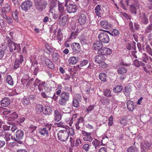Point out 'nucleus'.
<instances>
[{
    "instance_id": "nucleus-1",
    "label": "nucleus",
    "mask_w": 152,
    "mask_h": 152,
    "mask_svg": "<svg viewBox=\"0 0 152 152\" xmlns=\"http://www.w3.org/2000/svg\"><path fill=\"white\" fill-rule=\"evenodd\" d=\"M7 40L10 52H14L16 50L18 52L20 51L21 48L19 44L15 43L13 42L8 37H7Z\"/></svg>"
},
{
    "instance_id": "nucleus-2",
    "label": "nucleus",
    "mask_w": 152,
    "mask_h": 152,
    "mask_svg": "<svg viewBox=\"0 0 152 152\" xmlns=\"http://www.w3.org/2000/svg\"><path fill=\"white\" fill-rule=\"evenodd\" d=\"M35 7L37 10L42 11L44 9L47 4L45 0H35Z\"/></svg>"
},
{
    "instance_id": "nucleus-3",
    "label": "nucleus",
    "mask_w": 152,
    "mask_h": 152,
    "mask_svg": "<svg viewBox=\"0 0 152 152\" xmlns=\"http://www.w3.org/2000/svg\"><path fill=\"white\" fill-rule=\"evenodd\" d=\"M58 137L60 140L62 142H65L69 138V132L66 130L59 131L58 133Z\"/></svg>"
},
{
    "instance_id": "nucleus-4",
    "label": "nucleus",
    "mask_w": 152,
    "mask_h": 152,
    "mask_svg": "<svg viewBox=\"0 0 152 152\" xmlns=\"http://www.w3.org/2000/svg\"><path fill=\"white\" fill-rule=\"evenodd\" d=\"M103 31V32H101L98 36V38L99 40V41H101L102 43H107L110 41L109 37L107 34L108 32V31H104L102 30H100Z\"/></svg>"
},
{
    "instance_id": "nucleus-5",
    "label": "nucleus",
    "mask_w": 152,
    "mask_h": 152,
    "mask_svg": "<svg viewBox=\"0 0 152 152\" xmlns=\"http://www.w3.org/2000/svg\"><path fill=\"white\" fill-rule=\"evenodd\" d=\"M16 137L15 140L18 143L21 144L23 143V139L24 137L23 132L21 130H18L15 133Z\"/></svg>"
},
{
    "instance_id": "nucleus-6",
    "label": "nucleus",
    "mask_w": 152,
    "mask_h": 152,
    "mask_svg": "<svg viewBox=\"0 0 152 152\" xmlns=\"http://www.w3.org/2000/svg\"><path fill=\"white\" fill-rule=\"evenodd\" d=\"M151 143L148 141H145L140 144V151H147L150 149Z\"/></svg>"
},
{
    "instance_id": "nucleus-7",
    "label": "nucleus",
    "mask_w": 152,
    "mask_h": 152,
    "mask_svg": "<svg viewBox=\"0 0 152 152\" xmlns=\"http://www.w3.org/2000/svg\"><path fill=\"white\" fill-rule=\"evenodd\" d=\"M82 133L83 136V140L86 141L91 142L93 139V137L91 136V133L87 132L84 131L82 132Z\"/></svg>"
},
{
    "instance_id": "nucleus-8",
    "label": "nucleus",
    "mask_w": 152,
    "mask_h": 152,
    "mask_svg": "<svg viewBox=\"0 0 152 152\" xmlns=\"http://www.w3.org/2000/svg\"><path fill=\"white\" fill-rule=\"evenodd\" d=\"M32 6V3L29 1H27L23 2L21 5L22 10L24 11H27L29 10Z\"/></svg>"
},
{
    "instance_id": "nucleus-9",
    "label": "nucleus",
    "mask_w": 152,
    "mask_h": 152,
    "mask_svg": "<svg viewBox=\"0 0 152 152\" xmlns=\"http://www.w3.org/2000/svg\"><path fill=\"white\" fill-rule=\"evenodd\" d=\"M97 53L98 54L103 56L108 55L111 53L112 50L109 48L103 47L101 50L98 51Z\"/></svg>"
},
{
    "instance_id": "nucleus-10",
    "label": "nucleus",
    "mask_w": 152,
    "mask_h": 152,
    "mask_svg": "<svg viewBox=\"0 0 152 152\" xmlns=\"http://www.w3.org/2000/svg\"><path fill=\"white\" fill-rule=\"evenodd\" d=\"M103 44L101 41H96L94 42L93 45V49L95 50L98 51L100 50L103 48Z\"/></svg>"
},
{
    "instance_id": "nucleus-11",
    "label": "nucleus",
    "mask_w": 152,
    "mask_h": 152,
    "mask_svg": "<svg viewBox=\"0 0 152 152\" xmlns=\"http://www.w3.org/2000/svg\"><path fill=\"white\" fill-rule=\"evenodd\" d=\"M140 6L138 4H136L130 6V9L131 12L136 14L137 12H140Z\"/></svg>"
},
{
    "instance_id": "nucleus-12",
    "label": "nucleus",
    "mask_w": 152,
    "mask_h": 152,
    "mask_svg": "<svg viewBox=\"0 0 152 152\" xmlns=\"http://www.w3.org/2000/svg\"><path fill=\"white\" fill-rule=\"evenodd\" d=\"M51 128V126H46L40 129L39 133L41 134L44 135L48 136L49 131H50Z\"/></svg>"
},
{
    "instance_id": "nucleus-13",
    "label": "nucleus",
    "mask_w": 152,
    "mask_h": 152,
    "mask_svg": "<svg viewBox=\"0 0 152 152\" xmlns=\"http://www.w3.org/2000/svg\"><path fill=\"white\" fill-rule=\"evenodd\" d=\"M66 10L68 13H75L77 10V7L76 5L74 4H70L67 7Z\"/></svg>"
},
{
    "instance_id": "nucleus-14",
    "label": "nucleus",
    "mask_w": 152,
    "mask_h": 152,
    "mask_svg": "<svg viewBox=\"0 0 152 152\" xmlns=\"http://www.w3.org/2000/svg\"><path fill=\"white\" fill-rule=\"evenodd\" d=\"M96 62L98 64H100L104 62L105 60V57L103 55H98L94 58Z\"/></svg>"
},
{
    "instance_id": "nucleus-15",
    "label": "nucleus",
    "mask_w": 152,
    "mask_h": 152,
    "mask_svg": "<svg viewBox=\"0 0 152 152\" xmlns=\"http://www.w3.org/2000/svg\"><path fill=\"white\" fill-rule=\"evenodd\" d=\"M1 105L3 107H7L10 104V100L8 97H4L1 101Z\"/></svg>"
},
{
    "instance_id": "nucleus-16",
    "label": "nucleus",
    "mask_w": 152,
    "mask_h": 152,
    "mask_svg": "<svg viewBox=\"0 0 152 152\" xmlns=\"http://www.w3.org/2000/svg\"><path fill=\"white\" fill-rule=\"evenodd\" d=\"M86 16L83 13L80 15L78 20L80 24H84L86 22Z\"/></svg>"
},
{
    "instance_id": "nucleus-17",
    "label": "nucleus",
    "mask_w": 152,
    "mask_h": 152,
    "mask_svg": "<svg viewBox=\"0 0 152 152\" xmlns=\"http://www.w3.org/2000/svg\"><path fill=\"white\" fill-rule=\"evenodd\" d=\"M58 11L60 13L59 15H64L66 13V10H64L63 3L58 2Z\"/></svg>"
},
{
    "instance_id": "nucleus-18",
    "label": "nucleus",
    "mask_w": 152,
    "mask_h": 152,
    "mask_svg": "<svg viewBox=\"0 0 152 152\" xmlns=\"http://www.w3.org/2000/svg\"><path fill=\"white\" fill-rule=\"evenodd\" d=\"M64 15H59L58 18L59 23L61 26H64L67 21V18Z\"/></svg>"
},
{
    "instance_id": "nucleus-19",
    "label": "nucleus",
    "mask_w": 152,
    "mask_h": 152,
    "mask_svg": "<svg viewBox=\"0 0 152 152\" xmlns=\"http://www.w3.org/2000/svg\"><path fill=\"white\" fill-rule=\"evenodd\" d=\"M71 47L72 49L75 52H78L80 50V45L78 43H73L72 44Z\"/></svg>"
},
{
    "instance_id": "nucleus-20",
    "label": "nucleus",
    "mask_w": 152,
    "mask_h": 152,
    "mask_svg": "<svg viewBox=\"0 0 152 152\" xmlns=\"http://www.w3.org/2000/svg\"><path fill=\"white\" fill-rule=\"evenodd\" d=\"M100 24L101 26L104 28L105 29H110L111 27V25L109 24L105 20H102L100 21Z\"/></svg>"
},
{
    "instance_id": "nucleus-21",
    "label": "nucleus",
    "mask_w": 152,
    "mask_h": 152,
    "mask_svg": "<svg viewBox=\"0 0 152 152\" xmlns=\"http://www.w3.org/2000/svg\"><path fill=\"white\" fill-rule=\"evenodd\" d=\"M126 104L128 110L130 111H133L134 108V104L133 102L130 100H129L127 102Z\"/></svg>"
},
{
    "instance_id": "nucleus-22",
    "label": "nucleus",
    "mask_w": 152,
    "mask_h": 152,
    "mask_svg": "<svg viewBox=\"0 0 152 152\" xmlns=\"http://www.w3.org/2000/svg\"><path fill=\"white\" fill-rule=\"evenodd\" d=\"M52 112L51 107L49 106H46L44 108L43 113L46 115L50 114Z\"/></svg>"
},
{
    "instance_id": "nucleus-23",
    "label": "nucleus",
    "mask_w": 152,
    "mask_h": 152,
    "mask_svg": "<svg viewBox=\"0 0 152 152\" xmlns=\"http://www.w3.org/2000/svg\"><path fill=\"white\" fill-rule=\"evenodd\" d=\"M117 71L119 74L124 75L126 72L127 69L124 66H120L118 69Z\"/></svg>"
},
{
    "instance_id": "nucleus-24",
    "label": "nucleus",
    "mask_w": 152,
    "mask_h": 152,
    "mask_svg": "<svg viewBox=\"0 0 152 152\" xmlns=\"http://www.w3.org/2000/svg\"><path fill=\"white\" fill-rule=\"evenodd\" d=\"M119 0V5L124 9H126L128 6L129 0H124V3H123V0Z\"/></svg>"
},
{
    "instance_id": "nucleus-25",
    "label": "nucleus",
    "mask_w": 152,
    "mask_h": 152,
    "mask_svg": "<svg viewBox=\"0 0 152 152\" xmlns=\"http://www.w3.org/2000/svg\"><path fill=\"white\" fill-rule=\"evenodd\" d=\"M69 93L68 92H63L60 95V96L61 98H62L68 101L69 99Z\"/></svg>"
},
{
    "instance_id": "nucleus-26",
    "label": "nucleus",
    "mask_w": 152,
    "mask_h": 152,
    "mask_svg": "<svg viewBox=\"0 0 152 152\" xmlns=\"http://www.w3.org/2000/svg\"><path fill=\"white\" fill-rule=\"evenodd\" d=\"M61 116L60 113L57 110L54 111V120L56 121H58L61 118Z\"/></svg>"
},
{
    "instance_id": "nucleus-27",
    "label": "nucleus",
    "mask_w": 152,
    "mask_h": 152,
    "mask_svg": "<svg viewBox=\"0 0 152 152\" xmlns=\"http://www.w3.org/2000/svg\"><path fill=\"white\" fill-rule=\"evenodd\" d=\"M45 63L50 68L53 69L54 68V65L52 62L48 59H45Z\"/></svg>"
},
{
    "instance_id": "nucleus-28",
    "label": "nucleus",
    "mask_w": 152,
    "mask_h": 152,
    "mask_svg": "<svg viewBox=\"0 0 152 152\" xmlns=\"http://www.w3.org/2000/svg\"><path fill=\"white\" fill-rule=\"evenodd\" d=\"M77 60L78 58L74 56H72L69 58L68 61L70 64H75L77 63Z\"/></svg>"
},
{
    "instance_id": "nucleus-29",
    "label": "nucleus",
    "mask_w": 152,
    "mask_h": 152,
    "mask_svg": "<svg viewBox=\"0 0 152 152\" xmlns=\"http://www.w3.org/2000/svg\"><path fill=\"white\" fill-rule=\"evenodd\" d=\"M123 88L122 86L118 85L114 87L113 91L115 93H119L122 90Z\"/></svg>"
},
{
    "instance_id": "nucleus-30",
    "label": "nucleus",
    "mask_w": 152,
    "mask_h": 152,
    "mask_svg": "<svg viewBox=\"0 0 152 152\" xmlns=\"http://www.w3.org/2000/svg\"><path fill=\"white\" fill-rule=\"evenodd\" d=\"M44 107L43 106L40 104H37L36 105V109L38 113L43 112Z\"/></svg>"
},
{
    "instance_id": "nucleus-31",
    "label": "nucleus",
    "mask_w": 152,
    "mask_h": 152,
    "mask_svg": "<svg viewBox=\"0 0 152 152\" xmlns=\"http://www.w3.org/2000/svg\"><path fill=\"white\" fill-rule=\"evenodd\" d=\"M93 145L95 147V149L98 148V147L101 145L99 141L96 139H95L92 142Z\"/></svg>"
},
{
    "instance_id": "nucleus-32",
    "label": "nucleus",
    "mask_w": 152,
    "mask_h": 152,
    "mask_svg": "<svg viewBox=\"0 0 152 152\" xmlns=\"http://www.w3.org/2000/svg\"><path fill=\"white\" fill-rule=\"evenodd\" d=\"M107 33L112 36H117L119 34V31L116 29H113L110 31H108Z\"/></svg>"
},
{
    "instance_id": "nucleus-33",
    "label": "nucleus",
    "mask_w": 152,
    "mask_h": 152,
    "mask_svg": "<svg viewBox=\"0 0 152 152\" xmlns=\"http://www.w3.org/2000/svg\"><path fill=\"white\" fill-rule=\"evenodd\" d=\"M99 78L100 80L103 82L107 81V76L106 74L104 73H102L99 75Z\"/></svg>"
},
{
    "instance_id": "nucleus-34",
    "label": "nucleus",
    "mask_w": 152,
    "mask_h": 152,
    "mask_svg": "<svg viewBox=\"0 0 152 152\" xmlns=\"http://www.w3.org/2000/svg\"><path fill=\"white\" fill-rule=\"evenodd\" d=\"M104 95L107 97H111L112 96L111 91L110 89H106L103 92Z\"/></svg>"
},
{
    "instance_id": "nucleus-35",
    "label": "nucleus",
    "mask_w": 152,
    "mask_h": 152,
    "mask_svg": "<svg viewBox=\"0 0 152 152\" xmlns=\"http://www.w3.org/2000/svg\"><path fill=\"white\" fill-rule=\"evenodd\" d=\"M142 17L141 22L144 24H146L148 22V20L145 16L144 13H142Z\"/></svg>"
},
{
    "instance_id": "nucleus-36",
    "label": "nucleus",
    "mask_w": 152,
    "mask_h": 152,
    "mask_svg": "<svg viewBox=\"0 0 152 152\" xmlns=\"http://www.w3.org/2000/svg\"><path fill=\"white\" fill-rule=\"evenodd\" d=\"M10 7L7 5V6H6L5 7L2 8V11L3 12V15H4V16H6L5 14V12H10ZM4 16V15H3Z\"/></svg>"
},
{
    "instance_id": "nucleus-37",
    "label": "nucleus",
    "mask_w": 152,
    "mask_h": 152,
    "mask_svg": "<svg viewBox=\"0 0 152 152\" xmlns=\"http://www.w3.org/2000/svg\"><path fill=\"white\" fill-rule=\"evenodd\" d=\"M72 105L75 107H77L79 106V103L78 100L76 98H74L73 100Z\"/></svg>"
},
{
    "instance_id": "nucleus-38",
    "label": "nucleus",
    "mask_w": 152,
    "mask_h": 152,
    "mask_svg": "<svg viewBox=\"0 0 152 152\" xmlns=\"http://www.w3.org/2000/svg\"><path fill=\"white\" fill-rule=\"evenodd\" d=\"M100 7L101 6L100 5H98L95 7V12L96 13V15L98 16L100 15H101L100 12L101 11V10Z\"/></svg>"
},
{
    "instance_id": "nucleus-39",
    "label": "nucleus",
    "mask_w": 152,
    "mask_h": 152,
    "mask_svg": "<svg viewBox=\"0 0 152 152\" xmlns=\"http://www.w3.org/2000/svg\"><path fill=\"white\" fill-rule=\"evenodd\" d=\"M131 91V89L130 87L128 86H127L125 87L124 94L126 96H129Z\"/></svg>"
},
{
    "instance_id": "nucleus-40",
    "label": "nucleus",
    "mask_w": 152,
    "mask_h": 152,
    "mask_svg": "<svg viewBox=\"0 0 152 152\" xmlns=\"http://www.w3.org/2000/svg\"><path fill=\"white\" fill-rule=\"evenodd\" d=\"M7 82L10 85H13V81L12 77L10 75H8L7 77Z\"/></svg>"
},
{
    "instance_id": "nucleus-41",
    "label": "nucleus",
    "mask_w": 152,
    "mask_h": 152,
    "mask_svg": "<svg viewBox=\"0 0 152 152\" xmlns=\"http://www.w3.org/2000/svg\"><path fill=\"white\" fill-rule=\"evenodd\" d=\"M38 64V63L37 62H34V64L33 63L32 64V65L34 66L35 69L34 71V74L35 75H36L37 72L39 70V69L38 67V66H37V64Z\"/></svg>"
},
{
    "instance_id": "nucleus-42",
    "label": "nucleus",
    "mask_w": 152,
    "mask_h": 152,
    "mask_svg": "<svg viewBox=\"0 0 152 152\" xmlns=\"http://www.w3.org/2000/svg\"><path fill=\"white\" fill-rule=\"evenodd\" d=\"M22 103L25 105H27L30 103V99L28 98L24 97L22 100Z\"/></svg>"
},
{
    "instance_id": "nucleus-43",
    "label": "nucleus",
    "mask_w": 152,
    "mask_h": 152,
    "mask_svg": "<svg viewBox=\"0 0 152 152\" xmlns=\"http://www.w3.org/2000/svg\"><path fill=\"white\" fill-rule=\"evenodd\" d=\"M5 137L6 138V140L7 142H8L10 139V138L12 139V136L11 135L10 133L8 132H6L5 134Z\"/></svg>"
},
{
    "instance_id": "nucleus-44",
    "label": "nucleus",
    "mask_w": 152,
    "mask_h": 152,
    "mask_svg": "<svg viewBox=\"0 0 152 152\" xmlns=\"http://www.w3.org/2000/svg\"><path fill=\"white\" fill-rule=\"evenodd\" d=\"M22 62H20L18 60H15V65L14 66V68L16 69L19 68Z\"/></svg>"
},
{
    "instance_id": "nucleus-45",
    "label": "nucleus",
    "mask_w": 152,
    "mask_h": 152,
    "mask_svg": "<svg viewBox=\"0 0 152 152\" xmlns=\"http://www.w3.org/2000/svg\"><path fill=\"white\" fill-rule=\"evenodd\" d=\"M137 151V149L134 146L129 148L127 150V152H135Z\"/></svg>"
},
{
    "instance_id": "nucleus-46",
    "label": "nucleus",
    "mask_w": 152,
    "mask_h": 152,
    "mask_svg": "<svg viewBox=\"0 0 152 152\" xmlns=\"http://www.w3.org/2000/svg\"><path fill=\"white\" fill-rule=\"evenodd\" d=\"M53 60L55 61H57L59 58V55L57 53H54L52 55Z\"/></svg>"
},
{
    "instance_id": "nucleus-47",
    "label": "nucleus",
    "mask_w": 152,
    "mask_h": 152,
    "mask_svg": "<svg viewBox=\"0 0 152 152\" xmlns=\"http://www.w3.org/2000/svg\"><path fill=\"white\" fill-rule=\"evenodd\" d=\"M67 101L64 99L61 98V99L59 101V104L61 105H65Z\"/></svg>"
},
{
    "instance_id": "nucleus-48",
    "label": "nucleus",
    "mask_w": 152,
    "mask_h": 152,
    "mask_svg": "<svg viewBox=\"0 0 152 152\" xmlns=\"http://www.w3.org/2000/svg\"><path fill=\"white\" fill-rule=\"evenodd\" d=\"M152 31V23L150 24L145 28V32L146 33H149Z\"/></svg>"
},
{
    "instance_id": "nucleus-49",
    "label": "nucleus",
    "mask_w": 152,
    "mask_h": 152,
    "mask_svg": "<svg viewBox=\"0 0 152 152\" xmlns=\"http://www.w3.org/2000/svg\"><path fill=\"white\" fill-rule=\"evenodd\" d=\"M78 35V32L76 31L73 32L71 34L70 38L72 39H75Z\"/></svg>"
},
{
    "instance_id": "nucleus-50",
    "label": "nucleus",
    "mask_w": 152,
    "mask_h": 152,
    "mask_svg": "<svg viewBox=\"0 0 152 152\" xmlns=\"http://www.w3.org/2000/svg\"><path fill=\"white\" fill-rule=\"evenodd\" d=\"M11 112V111L10 109H5L3 112V115H5L6 117V116H7V115L10 113Z\"/></svg>"
},
{
    "instance_id": "nucleus-51",
    "label": "nucleus",
    "mask_w": 152,
    "mask_h": 152,
    "mask_svg": "<svg viewBox=\"0 0 152 152\" xmlns=\"http://www.w3.org/2000/svg\"><path fill=\"white\" fill-rule=\"evenodd\" d=\"M51 2V5L52 8H53L56 5L57 0H49Z\"/></svg>"
},
{
    "instance_id": "nucleus-52",
    "label": "nucleus",
    "mask_w": 152,
    "mask_h": 152,
    "mask_svg": "<svg viewBox=\"0 0 152 152\" xmlns=\"http://www.w3.org/2000/svg\"><path fill=\"white\" fill-rule=\"evenodd\" d=\"M37 128V127L33 125H31L29 127L30 132L32 133L35 131Z\"/></svg>"
},
{
    "instance_id": "nucleus-53",
    "label": "nucleus",
    "mask_w": 152,
    "mask_h": 152,
    "mask_svg": "<svg viewBox=\"0 0 152 152\" xmlns=\"http://www.w3.org/2000/svg\"><path fill=\"white\" fill-rule=\"evenodd\" d=\"M88 63V61L86 60H84L80 62V66H83L86 65Z\"/></svg>"
},
{
    "instance_id": "nucleus-54",
    "label": "nucleus",
    "mask_w": 152,
    "mask_h": 152,
    "mask_svg": "<svg viewBox=\"0 0 152 152\" xmlns=\"http://www.w3.org/2000/svg\"><path fill=\"white\" fill-rule=\"evenodd\" d=\"M6 17L4 16V18L7 20V22L8 23L11 24L12 22V19L10 17L5 16Z\"/></svg>"
},
{
    "instance_id": "nucleus-55",
    "label": "nucleus",
    "mask_w": 152,
    "mask_h": 152,
    "mask_svg": "<svg viewBox=\"0 0 152 152\" xmlns=\"http://www.w3.org/2000/svg\"><path fill=\"white\" fill-rule=\"evenodd\" d=\"M146 49L149 54L152 56V50L151 48L149 46L147 45L146 47Z\"/></svg>"
},
{
    "instance_id": "nucleus-56",
    "label": "nucleus",
    "mask_w": 152,
    "mask_h": 152,
    "mask_svg": "<svg viewBox=\"0 0 152 152\" xmlns=\"http://www.w3.org/2000/svg\"><path fill=\"white\" fill-rule=\"evenodd\" d=\"M89 148V144H88L84 145L83 146V148L86 151H88Z\"/></svg>"
},
{
    "instance_id": "nucleus-57",
    "label": "nucleus",
    "mask_w": 152,
    "mask_h": 152,
    "mask_svg": "<svg viewBox=\"0 0 152 152\" xmlns=\"http://www.w3.org/2000/svg\"><path fill=\"white\" fill-rule=\"evenodd\" d=\"M94 109V106L93 105H91L88 107V108L86 109V111L88 112V114L89 113L91 112L92 110Z\"/></svg>"
},
{
    "instance_id": "nucleus-58",
    "label": "nucleus",
    "mask_w": 152,
    "mask_h": 152,
    "mask_svg": "<svg viewBox=\"0 0 152 152\" xmlns=\"http://www.w3.org/2000/svg\"><path fill=\"white\" fill-rule=\"evenodd\" d=\"M34 80V79L32 78L30 79L29 81L26 84V86L27 88H30V86L32 84L33 81Z\"/></svg>"
},
{
    "instance_id": "nucleus-59",
    "label": "nucleus",
    "mask_w": 152,
    "mask_h": 152,
    "mask_svg": "<svg viewBox=\"0 0 152 152\" xmlns=\"http://www.w3.org/2000/svg\"><path fill=\"white\" fill-rule=\"evenodd\" d=\"M83 122V119L82 117H80L78 119L77 122L75 124L76 125H79L80 124H82Z\"/></svg>"
},
{
    "instance_id": "nucleus-60",
    "label": "nucleus",
    "mask_w": 152,
    "mask_h": 152,
    "mask_svg": "<svg viewBox=\"0 0 152 152\" xmlns=\"http://www.w3.org/2000/svg\"><path fill=\"white\" fill-rule=\"evenodd\" d=\"M48 97L50 98L52 97L54 100L56 101L58 98V95H56V94L55 93L53 94V95H50L49 96H48Z\"/></svg>"
},
{
    "instance_id": "nucleus-61",
    "label": "nucleus",
    "mask_w": 152,
    "mask_h": 152,
    "mask_svg": "<svg viewBox=\"0 0 152 152\" xmlns=\"http://www.w3.org/2000/svg\"><path fill=\"white\" fill-rule=\"evenodd\" d=\"M6 119L9 121H13L15 120V119L13 118L12 115H11L10 114L8 115V116H6Z\"/></svg>"
},
{
    "instance_id": "nucleus-62",
    "label": "nucleus",
    "mask_w": 152,
    "mask_h": 152,
    "mask_svg": "<svg viewBox=\"0 0 152 152\" xmlns=\"http://www.w3.org/2000/svg\"><path fill=\"white\" fill-rule=\"evenodd\" d=\"M129 25L130 28L131 30V31H132V32H134V31L135 30L133 28V23L131 21H130L129 22Z\"/></svg>"
},
{
    "instance_id": "nucleus-63",
    "label": "nucleus",
    "mask_w": 152,
    "mask_h": 152,
    "mask_svg": "<svg viewBox=\"0 0 152 152\" xmlns=\"http://www.w3.org/2000/svg\"><path fill=\"white\" fill-rule=\"evenodd\" d=\"M134 65L137 67H139L140 66V62L137 59H135L134 61Z\"/></svg>"
},
{
    "instance_id": "nucleus-64",
    "label": "nucleus",
    "mask_w": 152,
    "mask_h": 152,
    "mask_svg": "<svg viewBox=\"0 0 152 152\" xmlns=\"http://www.w3.org/2000/svg\"><path fill=\"white\" fill-rule=\"evenodd\" d=\"M10 115H12V116L15 120L18 117V115L16 112H13L12 113L10 114Z\"/></svg>"
}]
</instances>
